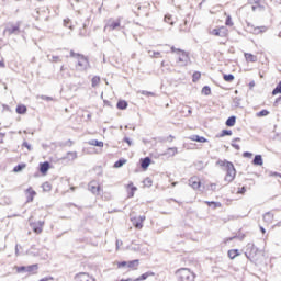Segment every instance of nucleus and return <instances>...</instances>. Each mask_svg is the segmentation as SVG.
Wrapping results in <instances>:
<instances>
[{"label": "nucleus", "mask_w": 281, "mask_h": 281, "mask_svg": "<svg viewBox=\"0 0 281 281\" xmlns=\"http://www.w3.org/2000/svg\"><path fill=\"white\" fill-rule=\"evenodd\" d=\"M217 166L223 168L225 176H224V181L226 184L232 183L234 179H236V168L234 167V164L227 160H218Z\"/></svg>", "instance_id": "1"}, {"label": "nucleus", "mask_w": 281, "mask_h": 281, "mask_svg": "<svg viewBox=\"0 0 281 281\" xmlns=\"http://www.w3.org/2000/svg\"><path fill=\"white\" fill-rule=\"evenodd\" d=\"M171 54L175 55V60L177 63V65H179V67H188V65H190L191 60H190V53L177 48L175 46L170 47Z\"/></svg>", "instance_id": "2"}, {"label": "nucleus", "mask_w": 281, "mask_h": 281, "mask_svg": "<svg viewBox=\"0 0 281 281\" xmlns=\"http://www.w3.org/2000/svg\"><path fill=\"white\" fill-rule=\"evenodd\" d=\"M70 58H76V69H78L79 71H87V69L91 67V64L89 63V57L85 56L83 54L70 50Z\"/></svg>", "instance_id": "3"}, {"label": "nucleus", "mask_w": 281, "mask_h": 281, "mask_svg": "<svg viewBox=\"0 0 281 281\" xmlns=\"http://www.w3.org/2000/svg\"><path fill=\"white\" fill-rule=\"evenodd\" d=\"M177 281H194L196 280V274L189 268H180L176 272Z\"/></svg>", "instance_id": "4"}, {"label": "nucleus", "mask_w": 281, "mask_h": 281, "mask_svg": "<svg viewBox=\"0 0 281 281\" xmlns=\"http://www.w3.org/2000/svg\"><path fill=\"white\" fill-rule=\"evenodd\" d=\"M13 269L15 273H27V276H36L38 273V263H33L30 266H14Z\"/></svg>", "instance_id": "5"}, {"label": "nucleus", "mask_w": 281, "mask_h": 281, "mask_svg": "<svg viewBox=\"0 0 281 281\" xmlns=\"http://www.w3.org/2000/svg\"><path fill=\"white\" fill-rule=\"evenodd\" d=\"M211 36L225 40V43L229 41V29L227 26H216L215 29L209 31Z\"/></svg>", "instance_id": "6"}, {"label": "nucleus", "mask_w": 281, "mask_h": 281, "mask_svg": "<svg viewBox=\"0 0 281 281\" xmlns=\"http://www.w3.org/2000/svg\"><path fill=\"white\" fill-rule=\"evenodd\" d=\"M259 254H260V250L258 249V247H256L252 244L247 245L245 256L246 258H248V260L250 261L258 260Z\"/></svg>", "instance_id": "7"}, {"label": "nucleus", "mask_w": 281, "mask_h": 281, "mask_svg": "<svg viewBox=\"0 0 281 281\" xmlns=\"http://www.w3.org/2000/svg\"><path fill=\"white\" fill-rule=\"evenodd\" d=\"M21 32V24L20 23H10L5 26L3 31L4 36H12V34H19Z\"/></svg>", "instance_id": "8"}, {"label": "nucleus", "mask_w": 281, "mask_h": 281, "mask_svg": "<svg viewBox=\"0 0 281 281\" xmlns=\"http://www.w3.org/2000/svg\"><path fill=\"white\" fill-rule=\"evenodd\" d=\"M30 227L34 232V234H43V229L45 227V221H36L30 223Z\"/></svg>", "instance_id": "9"}, {"label": "nucleus", "mask_w": 281, "mask_h": 281, "mask_svg": "<svg viewBox=\"0 0 281 281\" xmlns=\"http://www.w3.org/2000/svg\"><path fill=\"white\" fill-rule=\"evenodd\" d=\"M144 221H146V216H134L131 217V222L133 224V226L135 227V229H142L144 227Z\"/></svg>", "instance_id": "10"}, {"label": "nucleus", "mask_w": 281, "mask_h": 281, "mask_svg": "<svg viewBox=\"0 0 281 281\" xmlns=\"http://www.w3.org/2000/svg\"><path fill=\"white\" fill-rule=\"evenodd\" d=\"M75 281H95V278L89 274V272H79L75 274Z\"/></svg>", "instance_id": "11"}, {"label": "nucleus", "mask_w": 281, "mask_h": 281, "mask_svg": "<svg viewBox=\"0 0 281 281\" xmlns=\"http://www.w3.org/2000/svg\"><path fill=\"white\" fill-rule=\"evenodd\" d=\"M189 186L193 189V190H199V188H201V178H199V176H193L189 179Z\"/></svg>", "instance_id": "12"}, {"label": "nucleus", "mask_w": 281, "mask_h": 281, "mask_svg": "<svg viewBox=\"0 0 281 281\" xmlns=\"http://www.w3.org/2000/svg\"><path fill=\"white\" fill-rule=\"evenodd\" d=\"M25 194L27 203H32L34 201V196H36V191L32 187H29L25 190Z\"/></svg>", "instance_id": "13"}, {"label": "nucleus", "mask_w": 281, "mask_h": 281, "mask_svg": "<svg viewBox=\"0 0 281 281\" xmlns=\"http://www.w3.org/2000/svg\"><path fill=\"white\" fill-rule=\"evenodd\" d=\"M127 269L130 271H137V269H139V259L127 261Z\"/></svg>", "instance_id": "14"}, {"label": "nucleus", "mask_w": 281, "mask_h": 281, "mask_svg": "<svg viewBox=\"0 0 281 281\" xmlns=\"http://www.w3.org/2000/svg\"><path fill=\"white\" fill-rule=\"evenodd\" d=\"M135 192H137V187H135V184H133V182H130L127 184L128 199H133V196H135Z\"/></svg>", "instance_id": "15"}, {"label": "nucleus", "mask_w": 281, "mask_h": 281, "mask_svg": "<svg viewBox=\"0 0 281 281\" xmlns=\"http://www.w3.org/2000/svg\"><path fill=\"white\" fill-rule=\"evenodd\" d=\"M251 1H252V12H256V10H265L262 0H251Z\"/></svg>", "instance_id": "16"}, {"label": "nucleus", "mask_w": 281, "mask_h": 281, "mask_svg": "<svg viewBox=\"0 0 281 281\" xmlns=\"http://www.w3.org/2000/svg\"><path fill=\"white\" fill-rule=\"evenodd\" d=\"M15 113H18V115H25V113H27V106L25 104H18Z\"/></svg>", "instance_id": "17"}, {"label": "nucleus", "mask_w": 281, "mask_h": 281, "mask_svg": "<svg viewBox=\"0 0 281 281\" xmlns=\"http://www.w3.org/2000/svg\"><path fill=\"white\" fill-rule=\"evenodd\" d=\"M189 139L191 142H199L200 144H205L207 143V138L203 137V136H199V135H192L189 137Z\"/></svg>", "instance_id": "18"}, {"label": "nucleus", "mask_w": 281, "mask_h": 281, "mask_svg": "<svg viewBox=\"0 0 281 281\" xmlns=\"http://www.w3.org/2000/svg\"><path fill=\"white\" fill-rule=\"evenodd\" d=\"M89 188L92 194H100V184L98 182H91Z\"/></svg>", "instance_id": "19"}, {"label": "nucleus", "mask_w": 281, "mask_h": 281, "mask_svg": "<svg viewBox=\"0 0 281 281\" xmlns=\"http://www.w3.org/2000/svg\"><path fill=\"white\" fill-rule=\"evenodd\" d=\"M273 213L268 212L263 215V223H266V225H271V223H273Z\"/></svg>", "instance_id": "20"}, {"label": "nucleus", "mask_w": 281, "mask_h": 281, "mask_svg": "<svg viewBox=\"0 0 281 281\" xmlns=\"http://www.w3.org/2000/svg\"><path fill=\"white\" fill-rule=\"evenodd\" d=\"M227 256L229 260H234L235 258H238V256H240V251L238 249H231L227 251Z\"/></svg>", "instance_id": "21"}, {"label": "nucleus", "mask_w": 281, "mask_h": 281, "mask_svg": "<svg viewBox=\"0 0 281 281\" xmlns=\"http://www.w3.org/2000/svg\"><path fill=\"white\" fill-rule=\"evenodd\" d=\"M245 59L247 60V63H257L258 61V57L251 53H245Z\"/></svg>", "instance_id": "22"}, {"label": "nucleus", "mask_w": 281, "mask_h": 281, "mask_svg": "<svg viewBox=\"0 0 281 281\" xmlns=\"http://www.w3.org/2000/svg\"><path fill=\"white\" fill-rule=\"evenodd\" d=\"M48 170H49V162L45 161L40 164V172L42 175H47Z\"/></svg>", "instance_id": "23"}, {"label": "nucleus", "mask_w": 281, "mask_h": 281, "mask_svg": "<svg viewBox=\"0 0 281 281\" xmlns=\"http://www.w3.org/2000/svg\"><path fill=\"white\" fill-rule=\"evenodd\" d=\"M89 146H97L98 148H104V142L92 139L88 142Z\"/></svg>", "instance_id": "24"}, {"label": "nucleus", "mask_w": 281, "mask_h": 281, "mask_svg": "<svg viewBox=\"0 0 281 281\" xmlns=\"http://www.w3.org/2000/svg\"><path fill=\"white\" fill-rule=\"evenodd\" d=\"M128 108V102L124 101V100H119L117 104H116V109H119L120 111H124Z\"/></svg>", "instance_id": "25"}, {"label": "nucleus", "mask_w": 281, "mask_h": 281, "mask_svg": "<svg viewBox=\"0 0 281 281\" xmlns=\"http://www.w3.org/2000/svg\"><path fill=\"white\" fill-rule=\"evenodd\" d=\"M116 269H128V261H115Z\"/></svg>", "instance_id": "26"}, {"label": "nucleus", "mask_w": 281, "mask_h": 281, "mask_svg": "<svg viewBox=\"0 0 281 281\" xmlns=\"http://www.w3.org/2000/svg\"><path fill=\"white\" fill-rule=\"evenodd\" d=\"M224 16H226V20H225L226 27H234V21L232 20V15L224 13Z\"/></svg>", "instance_id": "27"}, {"label": "nucleus", "mask_w": 281, "mask_h": 281, "mask_svg": "<svg viewBox=\"0 0 281 281\" xmlns=\"http://www.w3.org/2000/svg\"><path fill=\"white\" fill-rule=\"evenodd\" d=\"M120 25H121V20L119 19V20L110 22L108 27L110 30H117V27H120Z\"/></svg>", "instance_id": "28"}, {"label": "nucleus", "mask_w": 281, "mask_h": 281, "mask_svg": "<svg viewBox=\"0 0 281 281\" xmlns=\"http://www.w3.org/2000/svg\"><path fill=\"white\" fill-rule=\"evenodd\" d=\"M148 166H150V159L148 157L140 159V167L143 170H147Z\"/></svg>", "instance_id": "29"}, {"label": "nucleus", "mask_w": 281, "mask_h": 281, "mask_svg": "<svg viewBox=\"0 0 281 281\" xmlns=\"http://www.w3.org/2000/svg\"><path fill=\"white\" fill-rule=\"evenodd\" d=\"M101 80L102 79L100 78V76L92 77L91 85H92L93 89H95V87H100Z\"/></svg>", "instance_id": "30"}, {"label": "nucleus", "mask_w": 281, "mask_h": 281, "mask_svg": "<svg viewBox=\"0 0 281 281\" xmlns=\"http://www.w3.org/2000/svg\"><path fill=\"white\" fill-rule=\"evenodd\" d=\"M64 159H69L71 161L78 159V153L76 151H70V153H67L66 157H64Z\"/></svg>", "instance_id": "31"}, {"label": "nucleus", "mask_w": 281, "mask_h": 281, "mask_svg": "<svg viewBox=\"0 0 281 281\" xmlns=\"http://www.w3.org/2000/svg\"><path fill=\"white\" fill-rule=\"evenodd\" d=\"M254 166H262L263 160L261 155H256L252 160Z\"/></svg>", "instance_id": "32"}, {"label": "nucleus", "mask_w": 281, "mask_h": 281, "mask_svg": "<svg viewBox=\"0 0 281 281\" xmlns=\"http://www.w3.org/2000/svg\"><path fill=\"white\" fill-rule=\"evenodd\" d=\"M27 168V165L25 162H22L13 168V172H22V170H25Z\"/></svg>", "instance_id": "33"}, {"label": "nucleus", "mask_w": 281, "mask_h": 281, "mask_svg": "<svg viewBox=\"0 0 281 281\" xmlns=\"http://www.w3.org/2000/svg\"><path fill=\"white\" fill-rule=\"evenodd\" d=\"M138 93H140V95H145L146 98H155V92L140 90Z\"/></svg>", "instance_id": "34"}, {"label": "nucleus", "mask_w": 281, "mask_h": 281, "mask_svg": "<svg viewBox=\"0 0 281 281\" xmlns=\"http://www.w3.org/2000/svg\"><path fill=\"white\" fill-rule=\"evenodd\" d=\"M236 125V116H231L226 120V126H235Z\"/></svg>", "instance_id": "35"}, {"label": "nucleus", "mask_w": 281, "mask_h": 281, "mask_svg": "<svg viewBox=\"0 0 281 281\" xmlns=\"http://www.w3.org/2000/svg\"><path fill=\"white\" fill-rule=\"evenodd\" d=\"M43 192H52V184L49 182H44L42 184Z\"/></svg>", "instance_id": "36"}, {"label": "nucleus", "mask_w": 281, "mask_h": 281, "mask_svg": "<svg viewBox=\"0 0 281 281\" xmlns=\"http://www.w3.org/2000/svg\"><path fill=\"white\" fill-rule=\"evenodd\" d=\"M201 80V72L194 71L192 75V82H199Z\"/></svg>", "instance_id": "37"}, {"label": "nucleus", "mask_w": 281, "mask_h": 281, "mask_svg": "<svg viewBox=\"0 0 281 281\" xmlns=\"http://www.w3.org/2000/svg\"><path fill=\"white\" fill-rule=\"evenodd\" d=\"M202 94L203 95H211L212 94V89L210 88V86H204L202 88Z\"/></svg>", "instance_id": "38"}, {"label": "nucleus", "mask_w": 281, "mask_h": 281, "mask_svg": "<svg viewBox=\"0 0 281 281\" xmlns=\"http://www.w3.org/2000/svg\"><path fill=\"white\" fill-rule=\"evenodd\" d=\"M223 79L225 80V82H234L235 77L234 75H223Z\"/></svg>", "instance_id": "39"}, {"label": "nucleus", "mask_w": 281, "mask_h": 281, "mask_svg": "<svg viewBox=\"0 0 281 281\" xmlns=\"http://www.w3.org/2000/svg\"><path fill=\"white\" fill-rule=\"evenodd\" d=\"M232 135V130H223L217 137H227Z\"/></svg>", "instance_id": "40"}, {"label": "nucleus", "mask_w": 281, "mask_h": 281, "mask_svg": "<svg viewBox=\"0 0 281 281\" xmlns=\"http://www.w3.org/2000/svg\"><path fill=\"white\" fill-rule=\"evenodd\" d=\"M126 159L122 158L120 160H117L115 164H114V168H122V166H124V164H126Z\"/></svg>", "instance_id": "41"}, {"label": "nucleus", "mask_w": 281, "mask_h": 281, "mask_svg": "<svg viewBox=\"0 0 281 281\" xmlns=\"http://www.w3.org/2000/svg\"><path fill=\"white\" fill-rule=\"evenodd\" d=\"M205 204L209 206V207H221V203L220 202H210V201H205Z\"/></svg>", "instance_id": "42"}, {"label": "nucleus", "mask_w": 281, "mask_h": 281, "mask_svg": "<svg viewBox=\"0 0 281 281\" xmlns=\"http://www.w3.org/2000/svg\"><path fill=\"white\" fill-rule=\"evenodd\" d=\"M269 111L268 110H261L260 112H258L256 114L257 117H267V115H269Z\"/></svg>", "instance_id": "43"}, {"label": "nucleus", "mask_w": 281, "mask_h": 281, "mask_svg": "<svg viewBox=\"0 0 281 281\" xmlns=\"http://www.w3.org/2000/svg\"><path fill=\"white\" fill-rule=\"evenodd\" d=\"M281 93V81L277 85L276 89L272 91V95H278Z\"/></svg>", "instance_id": "44"}, {"label": "nucleus", "mask_w": 281, "mask_h": 281, "mask_svg": "<svg viewBox=\"0 0 281 281\" xmlns=\"http://www.w3.org/2000/svg\"><path fill=\"white\" fill-rule=\"evenodd\" d=\"M167 153H168L169 155H177L178 149H177V147H171V148H169V149L167 150Z\"/></svg>", "instance_id": "45"}, {"label": "nucleus", "mask_w": 281, "mask_h": 281, "mask_svg": "<svg viewBox=\"0 0 281 281\" xmlns=\"http://www.w3.org/2000/svg\"><path fill=\"white\" fill-rule=\"evenodd\" d=\"M165 22H166V23H169V25H172V24H173V22H172V16L166 15V16H165Z\"/></svg>", "instance_id": "46"}, {"label": "nucleus", "mask_w": 281, "mask_h": 281, "mask_svg": "<svg viewBox=\"0 0 281 281\" xmlns=\"http://www.w3.org/2000/svg\"><path fill=\"white\" fill-rule=\"evenodd\" d=\"M243 157H246L247 159H251V157H254V154L249 153V151H245L243 154Z\"/></svg>", "instance_id": "47"}, {"label": "nucleus", "mask_w": 281, "mask_h": 281, "mask_svg": "<svg viewBox=\"0 0 281 281\" xmlns=\"http://www.w3.org/2000/svg\"><path fill=\"white\" fill-rule=\"evenodd\" d=\"M245 192H247V188L241 187L238 189L237 194H245Z\"/></svg>", "instance_id": "48"}, {"label": "nucleus", "mask_w": 281, "mask_h": 281, "mask_svg": "<svg viewBox=\"0 0 281 281\" xmlns=\"http://www.w3.org/2000/svg\"><path fill=\"white\" fill-rule=\"evenodd\" d=\"M144 183L147 184V186H153V180H150V178H146L144 180Z\"/></svg>", "instance_id": "49"}, {"label": "nucleus", "mask_w": 281, "mask_h": 281, "mask_svg": "<svg viewBox=\"0 0 281 281\" xmlns=\"http://www.w3.org/2000/svg\"><path fill=\"white\" fill-rule=\"evenodd\" d=\"M24 148H27V150H32V146L27 144V142L23 143Z\"/></svg>", "instance_id": "50"}, {"label": "nucleus", "mask_w": 281, "mask_h": 281, "mask_svg": "<svg viewBox=\"0 0 281 281\" xmlns=\"http://www.w3.org/2000/svg\"><path fill=\"white\" fill-rule=\"evenodd\" d=\"M3 67H5V61L3 60V58L0 59V69H3Z\"/></svg>", "instance_id": "51"}, {"label": "nucleus", "mask_w": 281, "mask_h": 281, "mask_svg": "<svg viewBox=\"0 0 281 281\" xmlns=\"http://www.w3.org/2000/svg\"><path fill=\"white\" fill-rule=\"evenodd\" d=\"M254 87H256V81H250V82H249V88H250V89H254Z\"/></svg>", "instance_id": "52"}, {"label": "nucleus", "mask_w": 281, "mask_h": 281, "mask_svg": "<svg viewBox=\"0 0 281 281\" xmlns=\"http://www.w3.org/2000/svg\"><path fill=\"white\" fill-rule=\"evenodd\" d=\"M159 56H161V53L159 52L154 53V58H159Z\"/></svg>", "instance_id": "53"}, {"label": "nucleus", "mask_w": 281, "mask_h": 281, "mask_svg": "<svg viewBox=\"0 0 281 281\" xmlns=\"http://www.w3.org/2000/svg\"><path fill=\"white\" fill-rule=\"evenodd\" d=\"M210 188H211V190H216V183H211Z\"/></svg>", "instance_id": "54"}, {"label": "nucleus", "mask_w": 281, "mask_h": 281, "mask_svg": "<svg viewBox=\"0 0 281 281\" xmlns=\"http://www.w3.org/2000/svg\"><path fill=\"white\" fill-rule=\"evenodd\" d=\"M42 100H47L49 102L52 101V97H42Z\"/></svg>", "instance_id": "55"}, {"label": "nucleus", "mask_w": 281, "mask_h": 281, "mask_svg": "<svg viewBox=\"0 0 281 281\" xmlns=\"http://www.w3.org/2000/svg\"><path fill=\"white\" fill-rule=\"evenodd\" d=\"M229 240H234V237L226 238L224 243H229Z\"/></svg>", "instance_id": "56"}, {"label": "nucleus", "mask_w": 281, "mask_h": 281, "mask_svg": "<svg viewBox=\"0 0 281 281\" xmlns=\"http://www.w3.org/2000/svg\"><path fill=\"white\" fill-rule=\"evenodd\" d=\"M260 229H261V233H262V234H266V233H267V231H266L263 227H260Z\"/></svg>", "instance_id": "57"}, {"label": "nucleus", "mask_w": 281, "mask_h": 281, "mask_svg": "<svg viewBox=\"0 0 281 281\" xmlns=\"http://www.w3.org/2000/svg\"><path fill=\"white\" fill-rule=\"evenodd\" d=\"M273 177H280L278 172L272 173Z\"/></svg>", "instance_id": "58"}, {"label": "nucleus", "mask_w": 281, "mask_h": 281, "mask_svg": "<svg viewBox=\"0 0 281 281\" xmlns=\"http://www.w3.org/2000/svg\"><path fill=\"white\" fill-rule=\"evenodd\" d=\"M125 142H127V144H131V140H128V138H125Z\"/></svg>", "instance_id": "59"}, {"label": "nucleus", "mask_w": 281, "mask_h": 281, "mask_svg": "<svg viewBox=\"0 0 281 281\" xmlns=\"http://www.w3.org/2000/svg\"><path fill=\"white\" fill-rule=\"evenodd\" d=\"M128 281H135V279H132V278H127Z\"/></svg>", "instance_id": "60"}, {"label": "nucleus", "mask_w": 281, "mask_h": 281, "mask_svg": "<svg viewBox=\"0 0 281 281\" xmlns=\"http://www.w3.org/2000/svg\"><path fill=\"white\" fill-rule=\"evenodd\" d=\"M277 3H281V0H274Z\"/></svg>", "instance_id": "61"}]
</instances>
